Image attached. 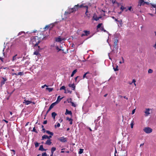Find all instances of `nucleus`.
<instances>
[{
  "label": "nucleus",
  "instance_id": "obj_62",
  "mask_svg": "<svg viewBox=\"0 0 156 156\" xmlns=\"http://www.w3.org/2000/svg\"><path fill=\"white\" fill-rule=\"evenodd\" d=\"M79 77V76H76V77L75 78V81H76V80H77V78H78Z\"/></svg>",
  "mask_w": 156,
  "mask_h": 156
},
{
  "label": "nucleus",
  "instance_id": "obj_27",
  "mask_svg": "<svg viewBox=\"0 0 156 156\" xmlns=\"http://www.w3.org/2000/svg\"><path fill=\"white\" fill-rule=\"evenodd\" d=\"M56 104H57L55 102L53 103L50 105V107L52 108Z\"/></svg>",
  "mask_w": 156,
  "mask_h": 156
},
{
  "label": "nucleus",
  "instance_id": "obj_3",
  "mask_svg": "<svg viewBox=\"0 0 156 156\" xmlns=\"http://www.w3.org/2000/svg\"><path fill=\"white\" fill-rule=\"evenodd\" d=\"M143 130L147 133H150L152 132V129L149 127H145L144 129Z\"/></svg>",
  "mask_w": 156,
  "mask_h": 156
},
{
  "label": "nucleus",
  "instance_id": "obj_30",
  "mask_svg": "<svg viewBox=\"0 0 156 156\" xmlns=\"http://www.w3.org/2000/svg\"><path fill=\"white\" fill-rule=\"evenodd\" d=\"M46 90H48L49 92H51L53 90V88L51 87H48L46 88Z\"/></svg>",
  "mask_w": 156,
  "mask_h": 156
},
{
  "label": "nucleus",
  "instance_id": "obj_63",
  "mask_svg": "<svg viewBox=\"0 0 156 156\" xmlns=\"http://www.w3.org/2000/svg\"><path fill=\"white\" fill-rule=\"evenodd\" d=\"M154 47L156 49V42H155V44H154Z\"/></svg>",
  "mask_w": 156,
  "mask_h": 156
},
{
  "label": "nucleus",
  "instance_id": "obj_47",
  "mask_svg": "<svg viewBox=\"0 0 156 156\" xmlns=\"http://www.w3.org/2000/svg\"><path fill=\"white\" fill-rule=\"evenodd\" d=\"M151 5L153 7L155 8V9L156 10V4L153 5V4H152V3H151Z\"/></svg>",
  "mask_w": 156,
  "mask_h": 156
},
{
  "label": "nucleus",
  "instance_id": "obj_6",
  "mask_svg": "<svg viewBox=\"0 0 156 156\" xmlns=\"http://www.w3.org/2000/svg\"><path fill=\"white\" fill-rule=\"evenodd\" d=\"M23 104L24 103L26 105H28L31 103H33L34 104H35L34 102H32L31 101L27 100L26 99L24 100V102H23Z\"/></svg>",
  "mask_w": 156,
  "mask_h": 156
},
{
  "label": "nucleus",
  "instance_id": "obj_28",
  "mask_svg": "<svg viewBox=\"0 0 156 156\" xmlns=\"http://www.w3.org/2000/svg\"><path fill=\"white\" fill-rule=\"evenodd\" d=\"M56 150V148L55 147H52L51 148V153L52 154H53L54 151H55Z\"/></svg>",
  "mask_w": 156,
  "mask_h": 156
},
{
  "label": "nucleus",
  "instance_id": "obj_60",
  "mask_svg": "<svg viewBox=\"0 0 156 156\" xmlns=\"http://www.w3.org/2000/svg\"><path fill=\"white\" fill-rule=\"evenodd\" d=\"M42 130L43 131V132L45 133V131H46L44 128L42 129Z\"/></svg>",
  "mask_w": 156,
  "mask_h": 156
},
{
  "label": "nucleus",
  "instance_id": "obj_33",
  "mask_svg": "<svg viewBox=\"0 0 156 156\" xmlns=\"http://www.w3.org/2000/svg\"><path fill=\"white\" fill-rule=\"evenodd\" d=\"M83 149H80V151H79L78 153L79 154H81L83 153Z\"/></svg>",
  "mask_w": 156,
  "mask_h": 156
},
{
  "label": "nucleus",
  "instance_id": "obj_18",
  "mask_svg": "<svg viewBox=\"0 0 156 156\" xmlns=\"http://www.w3.org/2000/svg\"><path fill=\"white\" fill-rule=\"evenodd\" d=\"M118 42V40L117 39L115 40L114 42V48H116L117 45V43Z\"/></svg>",
  "mask_w": 156,
  "mask_h": 156
},
{
  "label": "nucleus",
  "instance_id": "obj_58",
  "mask_svg": "<svg viewBox=\"0 0 156 156\" xmlns=\"http://www.w3.org/2000/svg\"><path fill=\"white\" fill-rule=\"evenodd\" d=\"M136 82V80L134 79H133V81H132V83H135Z\"/></svg>",
  "mask_w": 156,
  "mask_h": 156
},
{
  "label": "nucleus",
  "instance_id": "obj_38",
  "mask_svg": "<svg viewBox=\"0 0 156 156\" xmlns=\"http://www.w3.org/2000/svg\"><path fill=\"white\" fill-rule=\"evenodd\" d=\"M153 70L151 69H149L148 71V72L149 73H151L153 72Z\"/></svg>",
  "mask_w": 156,
  "mask_h": 156
},
{
  "label": "nucleus",
  "instance_id": "obj_22",
  "mask_svg": "<svg viewBox=\"0 0 156 156\" xmlns=\"http://www.w3.org/2000/svg\"><path fill=\"white\" fill-rule=\"evenodd\" d=\"M23 74V72H19L18 73H14L13 75H16V76H18V75H22Z\"/></svg>",
  "mask_w": 156,
  "mask_h": 156
},
{
  "label": "nucleus",
  "instance_id": "obj_48",
  "mask_svg": "<svg viewBox=\"0 0 156 156\" xmlns=\"http://www.w3.org/2000/svg\"><path fill=\"white\" fill-rule=\"evenodd\" d=\"M71 104V105L72 106L74 107H76V105L73 102H72Z\"/></svg>",
  "mask_w": 156,
  "mask_h": 156
},
{
  "label": "nucleus",
  "instance_id": "obj_21",
  "mask_svg": "<svg viewBox=\"0 0 156 156\" xmlns=\"http://www.w3.org/2000/svg\"><path fill=\"white\" fill-rule=\"evenodd\" d=\"M83 32L84 33L85 36H87L90 34V32L89 31L84 30Z\"/></svg>",
  "mask_w": 156,
  "mask_h": 156
},
{
  "label": "nucleus",
  "instance_id": "obj_25",
  "mask_svg": "<svg viewBox=\"0 0 156 156\" xmlns=\"http://www.w3.org/2000/svg\"><path fill=\"white\" fill-rule=\"evenodd\" d=\"M48 136L46 135H44L42 136V140H44L47 139H48Z\"/></svg>",
  "mask_w": 156,
  "mask_h": 156
},
{
  "label": "nucleus",
  "instance_id": "obj_45",
  "mask_svg": "<svg viewBox=\"0 0 156 156\" xmlns=\"http://www.w3.org/2000/svg\"><path fill=\"white\" fill-rule=\"evenodd\" d=\"M51 109L52 108H51V107H49V109L47 111L46 114H47L51 110Z\"/></svg>",
  "mask_w": 156,
  "mask_h": 156
},
{
  "label": "nucleus",
  "instance_id": "obj_4",
  "mask_svg": "<svg viewBox=\"0 0 156 156\" xmlns=\"http://www.w3.org/2000/svg\"><path fill=\"white\" fill-rule=\"evenodd\" d=\"M102 17L100 16L99 17H98L97 15L95 14H94L92 18V20H95V21H98Z\"/></svg>",
  "mask_w": 156,
  "mask_h": 156
},
{
  "label": "nucleus",
  "instance_id": "obj_12",
  "mask_svg": "<svg viewBox=\"0 0 156 156\" xmlns=\"http://www.w3.org/2000/svg\"><path fill=\"white\" fill-rule=\"evenodd\" d=\"M88 7H87V9H86V11L85 13V15L89 19L90 18V14H88Z\"/></svg>",
  "mask_w": 156,
  "mask_h": 156
},
{
  "label": "nucleus",
  "instance_id": "obj_59",
  "mask_svg": "<svg viewBox=\"0 0 156 156\" xmlns=\"http://www.w3.org/2000/svg\"><path fill=\"white\" fill-rule=\"evenodd\" d=\"M135 112V109H133L132 111V114H134Z\"/></svg>",
  "mask_w": 156,
  "mask_h": 156
},
{
  "label": "nucleus",
  "instance_id": "obj_64",
  "mask_svg": "<svg viewBox=\"0 0 156 156\" xmlns=\"http://www.w3.org/2000/svg\"><path fill=\"white\" fill-rule=\"evenodd\" d=\"M84 36H85V34H81V37H82Z\"/></svg>",
  "mask_w": 156,
  "mask_h": 156
},
{
  "label": "nucleus",
  "instance_id": "obj_31",
  "mask_svg": "<svg viewBox=\"0 0 156 156\" xmlns=\"http://www.w3.org/2000/svg\"><path fill=\"white\" fill-rule=\"evenodd\" d=\"M72 99L71 98H68L67 100V102L68 103H71L72 102Z\"/></svg>",
  "mask_w": 156,
  "mask_h": 156
},
{
  "label": "nucleus",
  "instance_id": "obj_46",
  "mask_svg": "<svg viewBox=\"0 0 156 156\" xmlns=\"http://www.w3.org/2000/svg\"><path fill=\"white\" fill-rule=\"evenodd\" d=\"M88 73V72H87L86 73L83 75V79H84L85 77H86V78L87 77H86V74H87Z\"/></svg>",
  "mask_w": 156,
  "mask_h": 156
},
{
  "label": "nucleus",
  "instance_id": "obj_20",
  "mask_svg": "<svg viewBox=\"0 0 156 156\" xmlns=\"http://www.w3.org/2000/svg\"><path fill=\"white\" fill-rule=\"evenodd\" d=\"M71 9H69L68 11H66L65 13V15L67 16L68 15L70 14L71 13H73L72 12H71Z\"/></svg>",
  "mask_w": 156,
  "mask_h": 156
},
{
  "label": "nucleus",
  "instance_id": "obj_43",
  "mask_svg": "<svg viewBox=\"0 0 156 156\" xmlns=\"http://www.w3.org/2000/svg\"><path fill=\"white\" fill-rule=\"evenodd\" d=\"M118 66H116V68H114V67H113V69L115 71H118L119 70L118 69Z\"/></svg>",
  "mask_w": 156,
  "mask_h": 156
},
{
  "label": "nucleus",
  "instance_id": "obj_1",
  "mask_svg": "<svg viewBox=\"0 0 156 156\" xmlns=\"http://www.w3.org/2000/svg\"><path fill=\"white\" fill-rule=\"evenodd\" d=\"M30 42L32 43L34 46L35 47L37 46L38 44L40 42V39L37 36L31 38Z\"/></svg>",
  "mask_w": 156,
  "mask_h": 156
},
{
  "label": "nucleus",
  "instance_id": "obj_14",
  "mask_svg": "<svg viewBox=\"0 0 156 156\" xmlns=\"http://www.w3.org/2000/svg\"><path fill=\"white\" fill-rule=\"evenodd\" d=\"M60 96H58L57 100L55 102H56L57 104L63 98L62 97L61 98H60Z\"/></svg>",
  "mask_w": 156,
  "mask_h": 156
},
{
  "label": "nucleus",
  "instance_id": "obj_13",
  "mask_svg": "<svg viewBox=\"0 0 156 156\" xmlns=\"http://www.w3.org/2000/svg\"><path fill=\"white\" fill-rule=\"evenodd\" d=\"M17 54L15 55L12 57V62L16 60L17 59H19L20 58L19 57H17Z\"/></svg>",
  "mask_w": 156,
  "mask_h": 156
},
{
  "label": "nucleus",
  "instance_id": "obj_32",
  "mask_svg": "<svg viewBox=\"0 0 156 156\" xmlns=\"http://www.w3.org/2000/svg\"><path fill=\"white\" fill-rule=\"evenodd\" d=\"M44 150V148H43V146L42 145H41L40 146V147L39 149V150L41 151H43V150Z\"/></svg>",
  "mask_w": 156,
  "mask_h": 156
},
{
  "label": "nucleus",
  "instance_id": "obj_54",
  "mask_svg": "<svg viewBox=\"0 0 156 156\" xmlns=\"http://www.w3.org/2000/svg\"><path fill=\"white\" fill-rule=\"evenodd\" d=\"M53 135H50L49 136H48V139H50V138H51L52 137V136Z\"/></svg>",
  "mask_w": 156,
  "mask_h": 156
},
{
  "label": "nucleus",
  "instance_id": "obj_17",
  "mask_svg": "<svg viewBox=\"0 0 156 156\" xmlns=\"http://www.w3.org/2000/svg\"><path fill=\"white\" fill-rule=\"evenodd\" d=\"M56 41L57 42H61L63 40V39H62V38H60L59 37H58L56 38L55 39Z\"/></svg>",
  "mask_w": 156,
  "mask_h": 156
},
{
  "label": "nucleus",
  "instance_id": "obj_26",
  "mask_svg": "<svg viewBox=\"0 0 156 156\" xmlns=\"http://www.w3.org/2000/svg\"><path fill=\"white\" fill-rule=\"evenodd\" d=\"M49 134L50 135H53L54 133L52 132H51L49 130H46L45 132Z\"/></svg>",
  "mask_w": 156,
  "mask_h": 156
},
{
  "label": "nucleus",
  "instance_id": "obj_40",
  "mask_svg": "<svg viewBox=\"0 0 156 156\" xmlns=\"http://www.w3.org/2000/svg\"><path fill=\"white\" fill-rule=\"evenodd\" d=\"M47 155L46 152H44L42 154V156H47Z\"/></svg>",
  "mask_w": 156,
  "mask_h": 156
},
{
  "label": "nucleus",
  "instance_id": "obj_8",
  "mask_svg": "<svg viewBox=\"0 0 156 156\" xmlns=\"http://www.w3.org/2000/svg\"><path fill=\"white\" fill-rule=\"evenodd\" d=\"M140 1V5H144L145 4H146L147 5L149 4V3L148 2H145L144 0H139Z\"/></svg>",
  "mask_w": 156,
  "mask_h": 156
},
{
  "label": "nucleus",
  "instance_id": "obj_61",
  "mask_svg": "<svg viewBox=\"0 0 156 156\" xmlns=\"http://www.w3.org/2000/svg\"><path fill=\"white\" fill-rule=\"evenodd\" d=\"M123 98H124L126 99V100H128V98H127L126 97V96H124L123 97Z\"/></svg>",
  "mask_w": 156,
  "mask_h": 156
},
{
  "label": "nucleus",
  "instance_id": "obj_7",
  "mask_svg": "<svg viewBox=\"0 0 156 156\" xmlns=\"http://www.w3.org/2000/svg\"><path fill=\"white\" fill-rule=\"evenodd\" d=\"M51 25H52V27L50 28V29H51V28H52L53 26H54V25L50 24L48 25H47L44 28V30H46L48 29L50 27Z\"/></svg>",
  "mask_w": 156,
  "mask_h": 156
},
{
  "label": "nucleus",
  "instance_id": "obj_53",
  "mask_svg": "<svg viewBox=\"0 0 156 156\" xmlns=\"http://www.w3.org/2000/svg\"><path fill=\"white\" fill-rule=\"evenodd\" d=\"M56 48L57 50H58V51H60L61 50V49H59L58 47V46L56 47Z\"/></svg>",
  "mask_w": 156,
  "mask_h": 156
},
{
  "label": "nucleus",
  "instance_id": "obj_52",
  "mask_svg": "<svg viewBox=\"0 0 156 156\" xmlns=\"http://www.w3.org/2000/svg\"><path fill=\"white\" fill-rule=\"evenodd\" d=\"M47 120H45L44 121L43 123L44 124H47Z\"/></svg>",
  "mask_w": 156,
  "mask_h": 156
},
{
  "label": "nucleus",
  "instance_id": "obj_23",
  "mask_svg": "<svg viewBox=\"0 0 156 156\" xmlns=\"http://www.w3.org/2000/svg\"><path fill=\"white\" fill-rule=\"evenodd\" d=\"M88 7L87 5H84L83 4H81V5H79V8H81L82 7H85L86 8V9H87V7Z\"/></svg>",
  "mask_w": 156,
  "mask_h": 156
},
{
  "label": "nucleus",
  "instance_id": "obj_39",
  "mask_svg": "<svg viewBox=\"0 0 156 156\" xmlns=\"http://www.w3.org/2000/svg\"><path fill=\"white\" fill-rule=\"evenodd\" d=\"M34 144L35 146V147H37L39 146V143L37 142H35L34 143Z\"/></svg>",
  "mask_w": 156,
  "mask_h": 156
},
{
  "label": "nucleus",
  "instance_id": "obj_34",
  "mask_svg": "<svg viewBox=\"0 0 156 156\" xmlns=\"http://www.w3.org/2000/svg\"><path fill=\"white\" fill-rule=\"evenodd\" d=\"M65 88H65V86H63L60 88V90H66Z\"/></svg>",
  "mask_w": 156,
  "mask_h": 156
},
{
  "label": "nucleus",
  "instance_id": "obj_35",
  "mask_svg": "<svg viewBox=\"0 0 156 156\" xmlns=\"http://www.w3.org/2000/svg\"><path fill=\"white\" fill-rule=\"evenodd\" d=\"M22 34H25V32L24 31H21L18 33V36H19Z\"/></svg>",
  "mask_w": 156,
  "mask_h": 156
},
{
  "label": "nucleus",
  "instance_id": "obj_51",
  "mask_svg": "<svg viewBox=\"0 0 156 156\" xmlns=\"http://www.w3.org/2000/svg\"><path fill=\"white\" fill-rule=\"evenodd\" d=\"M59 121L61 123L63 121V119L62 118H60L59 120Z\"/></svg>",
  "mask_w": 156,
  "mask_h": 156
},
{
  "label": "nucleus",
  "instance_id": "obj_42",
  "mask_svg": "<svg viewBox=\"0 0 156 156\" xmlns=\"http://www.w3.org/2000/svg\"><path fill=\"white\" fill-rule=\"evenodd\" d=\"M125 9L126 8L123 7V6H122L120 8V9L122 10V11H123V10Z\"/></svg>",
  "mask_w": 156,
  "mask_h": 156
},
{
  "label": "nucleus",
  "instance_id": "obj_29",
  "mask_svg": "<svg viewBox=\"0 0 156 156\" xmlns=\"http://www.w3.org/2000/svg\"><path fill=\"white\" fill-rule=\"evenodd\" d=\"M57 114L55 112H53L51 114V115L52 117L54 118V119H55V116Z\"/></svg>",
  "mask_w": 156,
  "mask_h": 156
},
{
  "label": "nucleus",
  "instance_id": "obj_50",
  "mask_svg": "<svg viewBox=\"0 0 156 156\" xmlns=\"http://www.w3.org/2000/svg\"><path fill=\"white\" fill-rule=\"evenodd\" d=\"M48 87V86L47 85H46V84H44V85L42 86H41V87H42V88H44V87Z\"/></svg>",
  "mask_w": 156,
  "mask_h": 156
},
{
  "label": "nucleus",
  "instance_id": "obj_19",
  "mask_svg": "<svg viewBox=\"0 0 156 156\" xmlns=\"http://www.w3.org/2000/svg\"><path fill=\"white\" fill-rule=\"evenodd\" d=\"M66 120H69L70 121L69 124L70 125H72L73 124V119L71 118H69V117H67L66 118Z\"/></svg>",
  "mask_w": 156,
  "mask_h": 156
},
{
  "label": "nucleus",
  "instance_id": "obj_44",
  "mask_svg": "<svg viewBox=\"0 0 156 156\" xmlns=\"http://www.w3.org/2000/svg\"><path fill=\"white\" fill-rule=\"evenodd\" d=\"M101 30H102L104 31L105 32H106V30L104 29V27H101Z\"/></svg>",
  "mask_w": 156,
  "mask_h": 156
},
{
  "label": "nucleus",
  "instance_id": "obj_57",
  "mask_svg": "<svg viewBox=\"0 0 156 156\" xmlns=\"http://www.w3.org/2000/svg\"><path fill=\"white\" fill-rule=\"evenodd\" d=\"M2 121L5 122L6 123H8V121H7V120H5V119H3L2 120Z\"/></svg>",
  "mask_w": 156,
  "mask_h": 156
},
{
  "label": "nucleus",
  "instance_id": "obj_2",
  "mask_svg": "<svg viewBox=\"0 0 156 156\" xmlns=\"http://www.w3.org/2000/svg\"><path fill=\"white\" fill-rule=\"evenodd\" d=\"M79 4H78L77 5H75L73 8H71V12H76V11L78 10V9H79Z\"/></svg>",
  "mask_w": 156,
  "mask_h": 156
},
{
  "label": "nucleus",
  "instance_id": "obj_10",
  "mask_svg": "<svg viewBox=\"0 0 156 156\" xmlns=\"http://www.w3.org/2000/svg\"><path fill=\"white\" fill-rule=\"evenodd\" d=\"M69 86L72 88V90H75L76 88V86L75 85L74 83L69 84Z\"/></svg>",
  "mask_w": 156,
  "mask_h": 156
},
{
  "label": "nucleus",
  "instance_id": "obj_41",
  "mask_svg": "<svg viewBox=\"0 0 156 156\" xmlns=\"http://www.w3.org/2000/svg\"><path fill=\"white\" fill-rule=\"evenodd\" d=\"M32 131L36 133H38L37 131L36 130L35 127L33 128Z\"/></svg>",
  "mask_w": 156,
  "mask_h": 156
},
{
  "label": "nucleus",
  "instance_id": "obj_49",
  "mask_svg": "<svg viewBox=\"0 0 156 156\" xmlns=\"http://www.w3.org/2000/svg\"><path fill=\"white\" fill-rule=\"evenodd\" d=\"M66 91L67 92V93H69L70 94H71L72 91L71 90H69L67 89L66 90Z\"/></svg>",
  "mask_w": 156,
  "mask_h": 156
},
{
  "label": "nucleus",
  "instance_id": "obj_5",
  "mask_svg": "<svg viewBox=\"0 0 156 156\" xmlns=\"http://www.w3.org/2000/svg\"><path fill=\"white\" fill-rule=\"evenodd\" d=\"M58 140H59L60 141L64 143L66 142L67 140V138H65L63 136L60 137V138L58 139Z\"/></svg>",
  "mask_w": 156,
  "mask_h": 156
},
{
  "label": "nucleus",
  "instance_id": "obj_24",
  "mask_svg": "<svg viewBox=\"0 0 156 156\" xmlns=\"http://www.w3.org/2000/svg\"><path fill=\"white\" fill-rule=\"evenodd\" d=\"M77 70L76 69H75L74 70L72 73V74L71 75V77H73L74 75V74L77 72Z\"/></svg>",
  "mask_w": 156,
  "mask_h": 156
},
{
  "label": "nucleus",
  "instance_id": "obj_9",
  "mask_svg": "<svg viewBox=\"0 0 156 156\" xmlns=\"http://www.w3.org/2000/svg\"><path fill=\"white\" fill-rule=\"evenodd\" d=\"M150 109L149 108H146L145 109V111L144 112L145 114V116H148L150 114V113L149 112Z\"/></svg>",
  "mask_w": 156,
  "mask_h": 156
},
{
  "label": "nucleus",
  "instance_id": "obj_15",
  "mask_svg": "<svg viewBox=\"0 0 156 156\" xmlns=\"http://www.w3.org/2000/svg\"><path fill=\"white\" fill-rule=\"evenodd\" d=\"M51 139H48V140H47L46 142H45V144H46L50 145H51Z\"/></svg>",
  "mask_w": 156,
  "mask_h": 156
},
{
  "label": "nucleus",
  "instance_id": "obj_56",
  "mask_svg": "<svg viewBox=\"0 0 156 156\" xmlns=\"http://www.w3.org/2000/svg\"><path fill=\"white\" fill-rule=\"evenodd\" d=\"M148 14L151 15L152 16H154V15L153 14L148 13Z\"/></svg>",
  "mask_w": 156,
  "mask_h": 156
},
{
  "label": "nucleus",
  "instance_id": "obj_16",
  "mask_svg": "<svg viewBox=\"0 0 156 156\" xmlns=\"http://www.w3.org/2000/svg\"><path fill=\"white\" fill-rule=\"evenodd\" d=\"M2 78L3 79V80L2 81L1 83V85H2L4 84L5 83V82L7 80V79L6 78L3 77H2Z\"/></svg>",
  "mask_w": 156,
  "mask_h": 156
},
{
  "label": "nucleus",
  "instance_id": "obj_36",
  "mask_svg": "<svg viewBox=\"0 0 156 156\" xmlns=\"http://www.w3.org/2000/svg\"><path fill=\"white\" fill-rule=\"evenodd\" d=\"M102 25V23H99L97 26V28L98 29L100 28Z\"/></svg>",
  "mask_w": 156,
  "mask_h": 156
},
{
  "label": "nucleus",
  "instance_id": "obj_55",
  "mask_svg": "<svg viewBox=\"0 0 156 156\" xmlns=\"http://www.w3.org/2000/svg\"><path fill=\"white\" fill-rule=\"evenodd\" d=\"M60 124L59 123H58L57 124V126L58 127H60Z\"/></svg>",
  "mask_w": 156,
  "mask_h": 156
},
{
  "label": "nucleus",
  "instance_id": "obj_37",
  "mask_svg": "<svg viewBox=\"0 0 156 156\" xmlns=\"http://www.w3.org/2000/svg\"><path fill=\"white\" fill-rule=\"evenodd\" d=\"M34 54L35 55H38L40 54L39 52L38 51H36L34 52Z\"/></svg>",
  "mask_w": 156,
  "mask_h": 156
},
{
  "label": "nucleus",
  "instance_id": "obj_11",
  "mask_svg": "<svg viewBox=\"0 0 156 156\" xmlns=\"http://www.w3.org/2000/svg\"><path fill=\"white\" fill-rule=\"evenodd\" d=\"M65 114L66 115H72V112L70 111H69L67 109H66Z\"/></svg>",
  "mask_w": 156,
  "mask_h": 156
}]
</instances>
